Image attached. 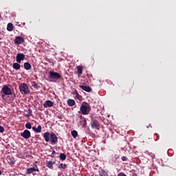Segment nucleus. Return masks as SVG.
<instances>
[{
	"label": "nucleus",
	"mask_w": 176,
	"mask_h": 176,
	"mask_svg": "<svg viewBox=\"0 0 176 176\" xmlns=\"http://www.w3.org/2000/svg\"><path fill=\"white\" fill-rule=\"evenodd\" d=\"M19 90L22 94H30V89L28 85L25 83L20 84Z\"/></svg>",
	"instance_id": "3"
},
{
	"label": "nucleus",
	"mask_w": 176,
	"mask_h": 176,
	"mask_svg": "<svg viewBox=\"0 0 176 176\" xmlns=\"http://www.w3.org/2000/svg\"><path fill=\"white\" fill-rule=\"evenodd\" d=\"M91 126L92 129H96V130H99L100 129V122L97 120H92L91 122Z\"/></svg>",
	"instance_id": "6"
},
{
	"label": "nucleus",
	"mask_w": 176,
	"mask_h": 176,
	"mask_svg": "<svg viewBox=\"0 0 176 176\" xmlns=\"http://www.w3.org/2000/svg\"><path fill=\"white\" fill-rule=\"evenodd\" d=\"M7 30L10 32H12L13 31V23H9L8 25H7Z\"/></svg>",
	"instance_id": "20"
},
{
	"label": "nucleus",
	"mask_w": 176,
	"mask_h": 176,
	"mask_svg": "<svg viewBox=\"0 0 176 176\" xmlns=\"http://www.w3.org/2000/svg\"><path fill=\"white\" fill-rule=\"evenodd\" d=\"M25 126L29 130H30V129L32 128V126L31 125V122H27Z\"/></svg>",
	"instance_id": "26"
},
{
	"label": "nucleus",
	"mask_w": 176,
	"mask_h": 176,
	"mask_svg": "<svg viewBox=\"0 0 176 176\" xmlns=\"http://www.w3.org/2000/svg\"><path fill=\"white\" fill-rule=\"evenodd\" d=\"M32 86L34 89H38L39 87V85H38V83L35 81L32 82Z\"/></svg>",
	"instance_id": "24"
},
{
	"label": "nucleus",
	"mask_w": 176,
	"mask_h": 176,
	"mask_svg": "<svg viewBox=\"0 0 176 176\" xmlns=\"http://www.w3.org/2000/svg\"><path fill=\"white\" fill-rule=\"evenodd\" d=\"M80 88L84 90L85 91H87V93H90V91H91V88L86 85H80Z\"/></svg>",
	"instance_id": "13"
},
{
	"label": "nucleus",
	"mask_w": 176,
	"mask_h": 176,
	"mask_svg": "<svg viewBox=\"0 0 176 176\" xmlns=\"http://www.w3.org/2000/svg\"><path fill=\"white\" fill-rule=\"evenodd\" d=\"M58 153L56 152V151L53 150L52 155H57Z\"/></svg>",
	"instance_id": "33"
},
{
	"label": "nucleus",
	"mask_w": 176,
	"mask_h": 176,
	"mask_svg": "<svg viewBox=\"0 0 176 176\" xmlns=\"http://www.w3.org/2000/svg\"><path fill=\"white\" fill-rule=\"evenodd\" d=\"M24 68L26 69V71H30L31 68H32V66H31V64L28 62H26L23 64Z\"/></svg>",
	"instance_id": "16"
},
{
	"label": "nucleus",
	"mask_w": 176,
	"mask_h": 176,
	"mask_svg": "<svg viewBox=\"0 0 176 176\" xmlns=\"http://www.w3.org/2000/svg\"><path fill=\"white\" fill-rule=\"evenodd\" d=\"M67 104L69 105V107H74V105H75V100L72 99H69L67 100Z\"/></svg>",
	"instance_id": "18"
},
{
	"label": "nucleus",
	"mask_w": 176,
	"mask_h": 176,
	"mask_svg": "<svg viewBox=\"0 0 176 176\" xmlns=\"http://www.w3.org/2000/svg\"><path fill=\"white\" fill-rule=\"evenodd\" d=\"M54 105V102L47 100L43 103L44 108H52Z\"/></svg>",
	"instance_id": "10"
},
{
	"label": "nucleus",
	"mask_w": 176,
	"mask_h": 176,
	"mask_svg": "<svg viewBox=\"0 0 176 176\" xmlns=\"http://www.w3.org/2000/svg\"><path fill=\"white\" fill-rule=\"evenodd\" d=\"M36 168H29L27 169V172L26 174H32V173H34V171H39V169L38 168V165H35Z\"/></svg>",
	"instance_id": "11"
},
{
	"label": "nucleus",
	"mask_w": 176,
	"mask_h": 176,
	"mask_svg": "<svg viewBox=\"0 0 176 176\" xmlns=\"http://www.w3.org/2000/svg\"><path fill=\"white\" fill-rule=\"evenodd\" d=\"M72 135L73 138H76L78 137V131L74 130L72 131Z\"/></svg>",
	"instance_id": "25"
},
{
	"label": "nucleus",
	"mask_w": 176,
	"mask_h": 176,
	"mask_svg": "<svg viewBox=\"0 0 176 176\" xmlns=\"http://www.w3.org/2000/svg\"><path fill=\"white\" fill-rule=\"evenodd\" d=\"M45 142H49L50 141V133L45 132L43 135Z\"/></svg>",
	"instance_id": "14"
},
{
	"label": "nucleus",
	"mask_w": 176,
	"mask_h": 176,
	"mask_svg": "<svg viewBox=\"0 0 176 176\" xmlns=\"http://www.w3.org/2000/svg\"><path fill=\"white\" fill-rule=\"evenodd\" d=\"M1 91L5 94V96H10L12 94V89H10L8 85H4Z\"/></svg>",
	"instance_id": "5"
},
{
	"label": "nucleus",
	"mask_w": 176,
	"mask_h": 176,
	"mask_svg": "<svg viewBox=\"0 0 176 176\" xmlns=\"http://www.w3.org/2000/svg\"><path fill=\"white\" fill-rule=\"evenodd\" d=\"M21 137L25 138V140H28L30 137H31V132L27 129H25L23 132L21 133Z\"/></svg>",
	"instance_id": "7"
},
{
	"label": "nucleus",
	"mask_w": 176,
	"mask_h": 176,
	"mask_svg": "<svg viewBox=\"0 0 176 176\" xmlns=\"http://www.w3.org/2000/svg\"><path fill=\"white\" fill-rule=\"evenodd\" d=\"M118 176H127V175L124 173L123 172H121L118 175Z\"/></svg>",
	"instance_id": "30"
},
{
	"label": "nucleus",
	"mask_w": 176,
	"mask_h": 176,
	"mask_svg": "<svg viewBox=\"0 0 176 176\" xmlns=\"http://www.w3.org/2000/svg\"><path fill=\"white\" fill-rule=\"evenodd\" d=\"M23 25H25V23H23Z\"/></svg>",
	"instance_id": "36"
},
{
	"label": "nucleus",
	"mask_w": 176,
	"mask_h": 176,
	"mask_svg": "<svg viewBox=\"0 0 176 176\" xmlns=\"http://www.w3.org/2000/svg\"><path fill=\"white\" fill-rule=\"evenodd\" d=\"M121 159L123 162H127V160H129V158L124 156L122 157Z\"/></svg>",
	"instance_id": "27"
},
{
	"label": "nucleus",
	"mask_w": 176,
	"mask_h": 176,
	"mask_svg": "<svg viewBox=\"0 0 176 176\" xmlns=\"http://www.w3.org/2000/svg\"><path fill=\"white\" fill-rule=\"evenodd\" d=\"M77 74H78V78L80 76V75H82V74H83V70L82 69V67H77Z\"/></svg>",
	"instance_id": "21"
},
{
	"label": "nucleus",
	"mask_w": 176,
	"mask_h": 176,
	"mask_svg": "<svg viewBox=\"0 0 176 176\" xmlns=\"http://www.w3.org/2000/svg\"><path fill=\"white\" fill-rule=\"evenodd\" d=\"M100 176H107V172L104 169H101L98 171Z\"/></svg>",
	"instance_id": "22"
},
{
	"label": "nucleus",
	"mask_w": 176,
	"mask_h": 176,
	"mask_svg": "<svg viewBox=\"0 0 176 176\" xmlns=\"http://www.w3.org/2000/svg\"><path fill=\"white\" fill-rule=\"evenodd\" d=\"M24 58H25V55H24V54L19 53L16 54V63H21V61H23Z\"/></svg>",
	"instance_id": "8"
},
{
	"label": "nucleus",
	"mask_w": 176,
	"mask_h": 176,
	"mask_svg": "<svg viewBox=\"0 0 176 176\" xmlns=\"http://www.w3.org/2000/svg\"><path fill=\"white\" fill-rule=\"evenodd\" d=\"M48 78L49 79H54L55 80H58L59 79H61L63 76H61L60 74L58 72H50Z\"/></svg>",
	"instance_id": "2"
},
{
	"label": "nucleus",
	"mask_w": 176,
	"mask_h": 176,
	"mask_svg": "<svg viewBox=\"0 0 176 176\" xmlns=\"http://www.w3.org/2000/svg\"><path fill=\"white\" fill-rule=\"evenodd\" d=\"M24 43V38L21 36H16L14 43V45H21V43Z\"/></svg>",
	"instance_id": "9"
},
{
	"label": "nucleus",
	"mask_w": 176,
	"mask_h": 176,
	"mask_svg": "<svg viewBox=\"0 0 176 176\" xmlns=\"http://www.w3.org/2000/svg\"><path fill=\"white\" fill-rule=\"evenodd\" d=\"M56 164V162L54 161H47L46 166L50 170H53V165Z\"/></svg>",
	"instance_id": "12"
},
{
	"label": "nucleus",
	"mask_w": 176,
	"mask_h": 176,
	"mask_svg": "<svg viewBox=\"0 0 176 176\" xmlns=\"http://www.w3.org/2000/svg\"><path fill=\"white\" fill-rule=\"evenodd\" d=\"M2 175V171L0 170V175Z\"/></svg>",
	"instance_id": "35"
},
{
	"label": "nucleus",
	"mask_w": 176,
	"mask_h": 176,
	"mask_svg": "<svg viewBox=\"0 0 176 176\" xmlns=\"http://www.w3.org/2000/svg\"><path fill=\"white\" fill-rule=\"evenodd\" d=\"M80 119H82V116H80Z\"/></svg>",
	"instance_id": "37"
},
{
	"label": "nucleus",
	"mask_w": 176,
	"mask_h": 176,
	"mask_svg": "<svg viewBox=\"0 0 176 176\" xmlns=\"http://www.w3.org/2000/svg\"><path fill=\"white\" fill-rule=\"evenodd\" d=\"M12 67L14 68V69H16V71H18V69H20L21 65L17 63H13Z\"/></svg>",
	"instance_id": "19"
},
{
	"label": "nucleus",
	"mask_w": 176,
	"mask_h": 176,
	"mask_svg": "<svg viewBox=\"0 0 176 176\" xmlns=\"http://www.w3.org/2000/svg\"><path fill=\"white\" fill-rule=\"evenodd\" d=\"M32 130L35 133H42V126L38 125L37 128L35 126H33Z\"/></svg>",
	"instance_id": "15"
},
{
	"label": "nucleus",
	"mask_w": 176,
	"mask_h": 176,
	"mask_svg": "<svg viewBox=\"0 0 176 176\" xmlns=\"http://www.w3.org/2000/svg\"><path fill=\"white\" fill-rule=\"evenodd\" d=\"M132 176H137L136 173H133Z\"/></svg>",
	"instance_id": "34"
},
{
	"label": "nucleus",
	"mask_w": 176,
	"mask_h": 176,
	"mask_svg": "<svg viewBox=\"0 0 176 176\" xmlns=\"http://www.w3.org/2000/svg\"><path fill=\"white\" fill-rule=\"evenodd\" d=\"M67 166L68 165H67V164L60 163L57 165V167H58V168H60V170H65V168H67Z\"/></svg>",
	"instance_id": "17"
},
{
	"label": "nucleus",
	"mask_w": 176,
	"mask_h": 176,
	"mask_svg": "<svg viewBox=\"0 0 176 176\" xmlns=\"http://www.w3.org/2000/svg\"><path fill=\"white\" fill-rule=\"evenodd\" d=\"M5 131V128L2 126H0V133H3Z\"/></svg>",
	"instance_id": "28"
},
{
	"label": "nucleus",
	"mask_w": 176,
	"mask_h": 176,
	"mask_svg": "<svg viewBox=\"0 0 176 176\" xmlns=\"http://www.w3.org/2000/svg\"><path fill=\"white\" fill-rule=\"evenodd\" d=\"M80 112L82 115H89L90 113V105L86 102H83L80 108Z\"/></svg>",
	"instance_id": "1"
},
{
	"label": "nucleus",
	"mask_w": 176,
	"mask_h": 176,
	"mask_svg": "<svg viewBox=\"0 0 176 176\" xmlns=\"http://www.w3.org/2000/svg\"><path fill=\"white\" fill-rule=\"evenodd\" d=\"M9 163H10V164H14L15 161H14V160H12V161H10V162H9Z\"/></svg>",
	"instance_id": "32"
},
{
	"label": "nucleus",
	"mask_w": 176,
	"mask_h": 176,
	"mask_svg": "<svg viewBox=\"0 0 176 176\" xmlns=\"http://www.w3.org/2000/svg\"><path fill=\"white\" fill-rule=\"evenodd\" d=\"M59 157L60 160L64 161L65 160V159H67V155H65V153H60Z\"/></svg>",
	"instance_id": "23"
},
{
	"label": "nucleus",
	"mask_w": 176,
	"mask_h": 176,
	"mask_svg": "<svg viewBox=\"0 0 176 176\" xmlns=\"http://www.w3.org/2000/svg\"><path fill=\"white\" fill-rule=\"evenodd\" d=\"M87 121H86V119H84V121H83V124H82V127H86V124H87Z\"/></svg>",
	"instance_id": "29"
},
{
	"label": "nucleus",
	"mask_w": 176,
	"mask_h": 176,
	"mask_svg": "<svg viewBox=\"0 0 176 176\" xmlns=\"http://www.w3.org/2000/svg\"><path fill=\"white\" fill-rule=\"evenodd\" d=\"M155 135H156L157 137V139L155 140V141H159V138H160L159 134L155 133Z\"/></svg>",
	"instance_id": "31"
},
{
	"label": "nucleus",
	"mask_w": 176,
	"mask_h": 176,
	"mask_svg": "<svg viewBox=\"0 0 176 176\" xmlns=\"http://www.w3.org/2000/svg\"><path fill=\"white\" fill-rule=\"evenodd\" d=\"M50 141L52 145H55V144L58 141V138L57 137L55 133L52 132L50 133Z\"/></svg>",
	"instance_id": "4"
}]
</instances>
